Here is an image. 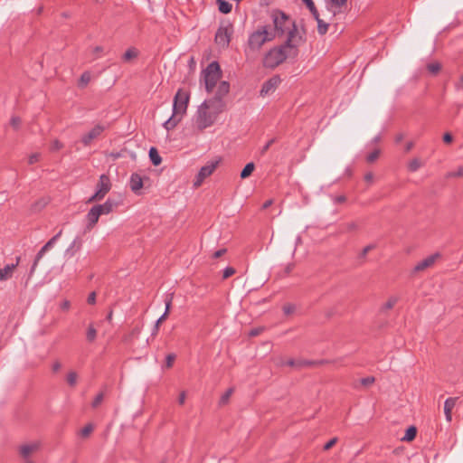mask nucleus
Here are the masks:
<instances>
[{
  "instance_id": "obj_30",
  "label": "nucleus",
  "mask_w": 463,
  "mask_h": 463,
  "mask_svg": "<svg viewBox=\"0 0 463 463\" xmlns=\"http://www.w3.org/2000/svg\"><path fill=\"white\" fill-rule=\"evenodd\" d=\"M254 169H255L254 163L250 162V163L246 164V165L241 172V175H240L241 178L245 179V178L249 177L251 175V173L254 171Z\"/></svg>"
},
{
  "instance_id": "obj_24",
  "label": "nucleus",
  "mask_w": 463,
  "mask_h": 463,
  "mask_svg": "<svg viewBox=\"0 0 463 463\" xmlns=\"http://www.w3.org/2000/svg\"><path fill=\"white\" fill-rule=\"evenodd\" d=\"M148 156H149L151 163L155 166H157L162 163V157L160 156V155L156 147H154V146L150 147Z\"/></svg>"
},
{
  "instance_id": "obj_46",
  "label": "nucleus",
  "mask_w": 463,
  "mask_h": 463,
  "mask_svg": "<svg viewBox=\"0 0 463 463\" xmlns=\"http://www.w3.org/2000/svg\"><path fill=\"white\" fill-rule=\"evenodd\" d=\"M374 248H375V244H369V245L365 246L362 250L361 253L359 254V259H364L366 257L367 253L370 250H373Z\"/></svg>"
},
{
  "instance_id": "obj_4",
  "label": "nucleus",
  "mask_w": 463,
  "mask_h": 463,
  "mask_svg": "<svg viewBox=\"0 0 463 463\" xmlns=\"http://www.w3.org/2000/svg\"><path fill=\"white\" fill-rule=\"evenodd\" d=\"M221 77L222 70L220 64L218 61H213L202 71L200 82H203L206 91L211 93Z\"/></svg>"
},
{
  "instance_id": "obj_23",
  "label": "nucleus",
  "mask_w": 463,
  "mask_h": 463,
  "mask_svg": "<svg viewBox=\"0 0 463 463\" xmlns=\"http://www.w3.org/2000/svg\"><path fill=\"white\" fill-rule=\"evenodd\" d=\"M457 398H448L444 402V413L448 421L451 420V411L456 404Z\"/></svg>"
},
{
  "instance_id": "obj_60",
  "label": "nucleus",
  "mask_w": 463,
  "mask_h": 463,
  "mask_svg": "<svg viewBox=\"0 0 463 463\" xmlns=\"http://www.w3.org/2000/svg\"><path fill=\"white\" fill-rule=\"evenodd\" d=\"M302 1L305 3V5L308 8V10H312V9L315 10L316 5H315L313 0H302Z\"/></svg>"
},
{
  "instance_id": "obj_15",
  "label": "nucleus",
  "mask_w": 463,
  "mask_h": 463,
  "mask_svg": "<svg viewBox=\"0 0 463 463\" xmlns=\"http://www.w3.org/2000/svg\"><path fill=\"white\" fill-rule=\"evenodd\" d=\"M439 257V253H435V254H432V255L428 256L426 259H424V260H422L419 261V262L415 265V267H414L413 270H414L415 272H420V271H422V270H424V269H428V268L431 267V266L435 263L436 260H437Z\"/></svg>"
},
{
  "instance_id": "obj_27",
  "label": "nucleus",
  "mask_w": 463,
  "mask_h": 463,
  "mask_svg": "<svg viewBox=\"0 0 463 463\" xmlns=\"http://www.w3.org/2000/svg\"><path fill=\"white\" fill-rule=\"evenodd\" d=\"M140 333H141V328L139 326H137L133 327L132 330L130 331V333L124 336V342H126V343L132 342L134 339L138 338Z\"/></svg>"
},
{
  "instance_id": "obj_1",
  "label": "nucleus",
  "mask_w": 463,
  "mask_h": 463,
  "mask_svg": "<svg viewBox=\"0 0 463 463\" xmlns=\"http://www.w3.org/2000/svg\"><path fill=\"white\" fill-rule=\"evenodd\" d=\"M293 31L295 30L293 29ZM305 42V36L296 38L294 32H291L283 44L270 49L266 53L263 61L264 66L273 69L281 64L288 58H296L298 55V47Z\"/></svg>"
},
{
  "instance_id": "obj_21",
  "label": "nucleus",
  "mask_w": 463,
  "mask_h": 463,
  "mask_svg": "<svg viewBox=\"0 0 463 463\" xmlns=\"http://www.w3.org/2000/svg\"><path fill=\"white\" fill-rule=\"evenodd\" d=\"M229 91H230V83L226 80H222L219 83V85L217 87V90L213 97L223 99V98L229 93Z\"/></svg>"
},
{
  "instance_id": "obj_26",
  "label": "nucleus",
  "mask_w": 463,
  "mask_h": 463,
  "mask_svg": "<svg viewBox=\"0 0 463 463\" xmlns=\"http://www.w3.org/2000/svg\"><path fill=\"white\" fill-rule=\"evenodd\" d=\"M216 3L220 13L227 14L232 12V5L229 2L225 0H216Z\"/></svg>"
},
{
  "instance_id": "obj_59",
  "label": "nucleus",
  "mask_w": 463,
  "mask_h": 463,
  "mask_svg": "<svg viewBox=\"0 0 463 463\" xmlns=\"http://www.w3.org/2000/svg\"><path fill=\"white\" fill-rule=\"evenodd\" d=\"M452 140H453V137H452V135L450 133H445L443 135V141L445 143L449 144V143L452 142Z\"/></svg>"
},
{
  "instance_id": "obj_43",
  "label": "nucleus",
  "mask_w": 463,
  "mask_h": 463,
  "mask_svg": "<svg viewBox=\"0 0 463 463\" xmlns=\"http://www.w3.org/2000/svg\"><path fill=\"white\" fill-rule=\"evenodd\" d=\"M63 146H64V145L61 141H59L58 139H55L52 142L50 150L52 152H56V151L61 150V148H63Z\"/></svg>"
},
{
  "instance_id": "obj_47",
  "label": "nucleus",
  "mask_w": 463,
  "mask_h": 463,
  "mask_svg": "<svg viewBox=\"0 0 463 463\" xmlns=\"http://www.w3.org/2000/svg\"><path fill=\"white\" fill-rule=\"evenodd\" d=\"M92 430L93 426L91 424H87L83 429H81L80 436L86 438L91 433Z\"/></svg>"
},
{
  "instance_id": "obj_57",
  "label": "nucleus",
  "mask_w": 463,
  "mask_h": 463,
  "mask_svg": "<svg viewBox=\"0 0 463 463\" xmlns=\"http://www.w3.org/2000/svg\"><path fill=\"white\" fill-rule=\"evenodd\" d=\"M226 249H220L218 250H216L213 254V259H217V258H220L222 257L225 252H226Z\"/></svg>"
},
{
  "instance_id": "obj_49",
  "label": "nucleus",
  "mask_w": 463,
  "mask_h": 463,
  "mask_svg": "<svg viewBox=\"0 0 463 463\" xmlns=\"http://www.w3.org/2000/svg\"><path fill=\"white\" fill-rule=\"evenodd\" d=\"M103 398H104V394L103 392H99L96 395V397L94 398L91 405L93 408H96L98 407L103 401Z\"/></svg>"
},
{
  "instance_id": "obj_56",
  "label": "nucleus",
  "mask_w": 463,
  "mask_h": 463,
  "mask_svg": "<svg viewBox=\"0 0 463 463\" xmlns=\"http://www.w3.org/2000/svg\"><path fill=\"white\" fill-rule=\"evenodd\" d=\"M87 302L90 305H93L96 303V293L95 292H91L88 298H87Z\"/></svg>"
},
{
  "instance_id": "obj_40",
  "label": "nucleus",
  "mask_w": 463,
  "mask_h": 463,
  "mask_svg": "<svg viewBox=\"0 0 463 463\" xmlns=\"http://www.w3.org/2000/svg\"><path fill=\"white\" fill-rule=\"evenodd\" d=\"M176 358V355L175 354H168L166 356H165V365L163 366V368H171L174 364V362Z\"/></svg>"
},
{
  "instance_id": "obj_52",
  "label": "nucleus",
  "mask_w": 463,
  "mask_h": 463,
  "mask_svg": "<svg viewBox=\"0 0 463 463\" xmlns=\"http://www.w3.org/2000/svg\"><path fill=\"white\" fill-rule=\"evenodd\" d=\"M10 124L11 126L14 128V129H17L19 127H20V124H21V119L19 117H12L11 118V120H10Z\"/></svg>"
},
{
  "instance_id": "obj_50",
  "label": "nucleus",
  "mask_w": 463,
  "mask_h": 463,
  "mask_svg": "<svg viewBox=\"0 0 463 463\" xmlns=\"http://www.w3.org/2000/svg\"><path fill=\"white\" fill-rule=\"evenodd\" d=\"M40 158H41L40 153H33V154L30 155L29 158H28V164L33 165L36 162H38L40 160Z\"/></svg>"
},
{
  "instance_id": "obj_64",
  "label": "nucleus",
  "mask_w": 463,
  "mask_h": 463,
  "mask_svg": "<svg viewBox=\"0 0 463 463\" xmlns=\"http://www.w3.org/2000/svg\"><path fill=\"white\" fill-rule=\"evenodd\" d=\"M364 180H365L366 182H369V183L373 182V173L369 172V173L365 174V175H364Z\"/></svg>"
},
{
  "instance_id": "obj_34",
  "label": "nucleus",
  "mask_w": 463,
  "mask_h": 463,
  "mask_svg": "<svg viewBox=\"0 0 463 463\" xmlns=\"http://www.w3.org/2000/svg\"><path fill=\"white\" fill-rule=\"evenodd\" d=\"M86 337L89 342H93L97 337V330L93 325H90L87 329Z\"/></svg>"
},
{
  "instance_id": "obj_29",
  "label": "nucleus",
  "mask_w": 463,
  "mask_h": 463,
  "mask_svg": "<svg viewBox=\"0 0 463 463\" xmlns=\"http://www.w3.org/2000/svg\"><path fill=\"white\" fill-rule=\"evenodd\" d=\"M346 2H347V0H329L326 3L327 10L332 13L333 16H335V11H332L331 7H333V6L342 7L343 5H345L346 4Z\"/></svg>"
},
{
  "instance_id": "obj_38",
  "label": "nucleus",
  "mask_w": 463,
  "mask_h": 463,
  "mask_svg": "<svg viewBox=\"0 0 463 463\" xmlns=\"http://www.w3.org/2000/svg\"><path fill=\"white\" fill-rule=\"evenodd\" d=\"M427 69L431 74L435 75L440 71L441 65L439 62H431L427 65Z\"/></svg>"
},
{
  "instance_id": "obj_31",
  "label": "nucleus",
  "mask_w": 463,
  "mask_h": 463,
  "mask_svg": "<svg viewBox=\"0 0 463 463\" xmlns=\"http://www.w3.org/2000/svg\"><path fill=\"white\" fill-rule=\"evenodd\" d=\"M137 55H138L137 50L134 47H130L125 52V53L122 56V59L124 61H128L131 59L137 57Z\"/></svg>"
},
{
  "instance_id": "obj_35",
  "label": "nucleus",
  "mask_w": 463,
  "mask_h": 463,
  "mask_svg": "<svg viewBox=\"0 0 463 463\" xmlns=\"http://www.w3.org/2000/svg\"><path fill=\"white\" fill-rule=\"evenodd\" d=\"M90 81V74L89 71H85L81 74L80 80H79V86L83 88L88 85V83Z\"/></svg>"
},
{
  "instance_id": "obj_13",
  "label": "nucleus",
  "mask_w": 463,
  "mask_h": 463,
  "mask_svg": "<svg viewBox=\"0 0 463 463\" xmlns=\"http://www.w3.org/2000/svg\"><path fill=\"white\" fill-rule=\"evenodd\" d=\"M172 299H173V298L171 295L166 296V298L165 299V310L164 314L156 320V322L154 326V328L152 330V333H151L152 336H155L158 334L159 325H161V323L167 317L170 307H171Z\"/></svg>"
},
{
  "instance_id": "obj_63",
  "label": "nucleus",
  "mask_w": 463,
  "mask_h": 463,
  "mask_svg": "<svg viewBox=\"0 0 463 463\" xmlns=\"http://www.w3.org/2000/svg\"><path fill=\"white\" fill-rule=\"evenodd\" d=\"M61 368V364L60 362L56 361L53 363L52 364V371L53 372H58L60 369Z\"/></svg>"
},
{
  "instance_id": "obj_14",
  "label": "nucleus",
  "mask_w": 463,
  "mask_h": 463,
  "mask_svg": "<svg viewBox=\"0 0 463 463\" xmlns=\"http://www.w3.org/2000/svg\"><path fill=\"white\" fill-rule=\"evenodd\" d=\"M280 82V79L279 76H273L272 78L266 80L260 90V95L266 96L269 94L270 92L274 91Z\"/></svg>"
},
{
  "instance_id": "obj_39",
  "label": "nucleus",
  "mask_w": 463,
  "mask_h": 463,
  "mask_svg": "<svg viewBox=\"0 0 463 463\" xmlns=\"http://www.w3.org/2000/svg\"><path fill=\"white\" fill-rule=\"evenodd\" d=\"M78 375L76 372L71 371L67 374V383L70 386H74L77 383Z\"/></svg>"
},
{
  "instance_id": "obj_33",
  "label": "nucleus",
  "mask_w": 463,
  "mask_h": 463,
  "mask_svg": "<svg viewBox=\"0 0 463 463\" xmlns=\"http://www.w3.org/2000/svg\"><path fill=\"white\" fill-rule=\"evenodd\" d=\"M397 302H398L397 297H394V296L390 297L389 299L386 301V303L382 307V310L386 311V310L392 309Z\"/></svg>"
},
{
  "instance_id": "obj_51",
  "label": "nucleus",
  "mask_w": 463,
  "mask_h": 463,
  "mask_svg": "<svg viewBox=\"0 0 463 463\" xmlns=\"http://www.w3.org/2000/svg\"><path fill=\"white\" fill-rule=\"evenodd\" d=\"M296 307L292 304H287L283 307V312L285 315H290L295 311Z\"/></svg>"
},
{
  "instance_id": "obj_5",
  "label": "nucleus",
  "mask_w": 463,
  "mask_h": 463,
  "mask_svg": "<svg viewBox=\"0 0 463 463\" xmlns=\"http://www.w3.org/2000/svg\"><path fill=\"white\" fill-rule=\"evenodd\" d=\"M274 32L269 31L267 25L259 27L255 32L250 34L248 39L249 47L253 51L260 49L265 43L274 39Z\"/></svg>"
},
{
  "instance_id": "obj_22",
  "label": "nucleus",
  "mask_w": 463,
  "mask_h": 463,
  "mask_svg": "<svg viewBox=\"0 0 463 463\" xmlns=\"http://www.w3.org/2000/svg\"><path fill=\"white\" fill-rule=\"evenodd\" d=\"M81 246L82 241L79 237L75 238L66 250V255H69L71 257L74 256V254L81 249Z\"/></svg>"
},
{
  "instance_id": "obj_16",
  "label": "nucleus",
  "mask_w": 463,
  "mask_h": 463,
  "mask_svg": "<svg viewBox=\"0 0 463 463\" xmlns=\"http://www.w3.org/2000/svg\"><path fill=\"white\" fill-rule=\"evenodd\" d=\"M117 203L111 199H108L102 204L94 205L95 209L99 213V216L107 215L113 212V210L117 207Z\"/></svg>"
},
{
  "instance_id": "obj_55",
  "label": "nucleus",
  "mask_w": 463,
  "mask_h": 463,
  "mask_svg": "<svg viewBox=\"0 0 463 463\" xmlns=\"http://www.w3.org/2000/svg\"><path fill=\"white\" fill-rule=\"evenodd\" d=\"M102 199L103 198L99 194H97L95 192V194L88 199L87 203L98 202V201H101Z\"/></svg>"
},
{
  "instance_id": "obj_8",
  "label": "nucleus",
  "mask_w": 463,
  "mask_h": 463,
  "mask_svg": "<svg viewBox=\"0 0 463 463\" xmlns=\"http://www.w3.org/2000/svg\"><path fill=\"white\" fill-rule=\"evenodd\" d=\"M219 162V160L211 161L208 162L205 165L202 166L195 177L194 186L199 187L203 184V180L213 173V171L218 166Z\"/></svg>"
},
{
  "instance_id": "obj_54",
  "label": "nucleus",
  "mask_w": 463,
  "mask_h": 463,
  "mask_svg": "<svg viewBox=\"0 0 463 463\" xmlns=\"http://www.w3.org/2000/svg\"><path fill=\"white\" fill-rule=\"evenodd\" d=\"M337 442V438H333L324 445V450L330 449Z\"/></svg>"
},
{
  "instance_id": "obj_11",
  "label": "nucleus",
  "mask_w": 463,
  "mask_h": 463,
  "mask_svg": "<svg viewBox=\"0 0 463 463\" xmlns=\"http://www.w3.org/2000/svg\"><path fill=\"white\" fill-rule=\"evenodd\" d=\"M104 130H105L104 126L96 125L87 134H85L81 137V143L84 145V146H90V143L92 142V140L99 137Z\"/></svg>"
},
{
  "instance_id": "obj_28",
  "label": "nucleus",
  "mask_w": 463,
  "mask_h": 463,
  "mask_svg": "<svg viewBox=\"0 0 463 463\" xmlns=\"http://www.w3.org/2000/svg\"><path fill=\"white\" fill-rule=\"evenodd\" d=\"M417 434V428L415 426H410L406 431L405 435L402 438L403 441H411L415 439Z\"/></svg>"
},
{
  "instance_id": "obj_25",
  "label": "nucleus",
  "mask_w": 463,
  "mask_h": 463,
  "mask_svg": "<svg viewBox=\"0 0 463 463\" xmlns=\"http://www.w3.org/2000/svg\"><path fill=\"white\" fill-rule=\"evenodd\" d=\"M317 364V362H313V361H307V360L296 361L294 359H288L283 364L288 365V366H291V367H293V366L301 367V366H310V365H313V364Z\"/></svg>"
},
{
  "instance_id": "obj_3",
  "label": "nucleus",
  "mask_w": 463,
  "mask_h": 463,
  "mask_svg": "<svg viewBox=\"0 0 463 463\" xmlns=\"http://www.w3.org/2000/svg\"><path fill=\"white\" fill-rule=\"evenodd\" d=\"M188 101V94L178 90L174 98L172 116L163 124L167 131L175 128L181 121L182 116L186 112Z\"/></svg>"
},
{
  "instance_id": "obj_19",
  "label": "nucleus",
  "mask_w": 463,
  "mask_h": 463,
  "mask_svg": "<svg viewBox=\"0 0 463 463\" xmlns=\"http://www.w3.org/2000/svg\"><path fill=\"white\" fill-rule=\"evenodd\" d=\"M99 217L100 216L95 209V207H91L86 215V219L88 222L87 229L91 230L97 224Z\"/></svg>"
},
{
  "instance_id": "obj_2",
  "label": "nucleus",
  "mask_w": 463,
  "mask_h": 463,
  "mask_svg": "<svg viewBox=\"0 0 463 463\" xmlns=\"http://www.w3.org/2000/svg\"><path fill=\"white\" fill-rule=\"evenodd\" d=\"M269 16L273 23V29H269V32H274V39L276 37H281L285 33L289 36L290 33L294 31V36L296 38L299 36L305 35V31L303 33H299L297 27V24L294 20H292L285 12L279 9H272L270 11Z\"/></svg>"
},
{
  "instance_id": "obj_62",
  "label": "nucleus",
  "mask_w": 463,
  "mask_h": 463,
  "mask_svg": "<svg viewBox=\"0 0 463 463\" xmlns=\"http://www.w3.org/2000/svg\"><path fill=\"white\" fill-rule=\"evenodd\" d=\"M185 397H186V394H185V392H182L178 397V402L179 404L183 405L185 402Z\"/></svg>"
},
{
  "instance_id": "obj_32",
  "label": "nucleus",
  "mask_w": 463,
  "mask_h": 463,
  "mask_svg": "<svg viewBox=\"0 0 463 463\" xmlns=\"http://www.w3.org/2000/svg\"><path fill=\"white\" fill-rule=\"evenodd\" d=\"M317 23L318 33L320 35H325L328 31L329 24L326 23L323 19L318 20V22H317Z\"/></svg>"
},
{
  "instance_id": "obj_6",
  "label": "nucleus",
  "mask_w": 463,
  "mask_h": 463,
  "mask_svg": "<svg viewBox=\"0 0 463 463\" xmlns=\"http://www.w3.org/2000/svg\"><path fill=\"white\" fill-rule=\"evenodd\" d=\"M216 118L217 117L214 116V113L202 103L197 109L194 121L197 128L203 130L213 125Z\"/></svg>"
},
{
  "instance_id": "obj_20",
  "label": "nucleus",
  "mask_w": 463,
  "mask_h": 463,
  "mask_svg": "<svg viewBox=\"0 0 463 463\" xmlns=\"http://www.w3.org/2000/svg\"><path fill=\"white\" fill-rule=\"evenodd\" d=\"M20 258H16V262L13 264H7L4 269H0V280H6L9 279L14 269L17 267L19 263Z\"/></svg>"
},
{
  "instance_id": "obj_44",
  "label": "nucleus",
  "mask_w": 463,
  "mask_h": 463,
  "mask_svg": "<svg viewBox=\"0 0 463 463\" xmlns=\"http://www.w3.org/2000/svg\"><path fill=\"white\" fill-rule=\"evenodd\" d=\"M276 142V138L269 139L260 150L261 156H264L269 147Z\"/></svg>"
},
{
  "instance_id": "obj_7",
  "label": "nucleus",
  "mask_w": 463,
  "mask_h": 463,
  "mask_svg": "<svg viewBox=\"0 0 463 463\" xmlns=\"http://www.w3.org/2000/svg\"><path fill=\"white\" fill-rule=\"evenodd\" d=\"M233 33L232 25L220 26L215 33V43L222 48L228 47Z\"/></svg>"
},
{
  "instance_id": "obj_12",
  "label": "nucleus",
  "mask_w": 463,
  "mask_h": 463,
  "mask_svg": "<svg viewBox=\"0 0 463 463\" xmlns=\"http://www.w3.org/2000/svg\"><path fill=\"white\" fill-rule=\"evenodd\" d=\"M111 189V182L109 175L102 174L99 176V182L97 184L96 193L99 194L102 198L106 196V194Z\"/></svg>"
},
{
  "instance_id": "obj_37",
  "label": "nucleus",
  "mask_w": 463,
  "mask_h": 463,
  "mask_svg": "<svg viewBox=\"0 0 463 463\" xmlns=\"http://www.w3.org/2000/svg\"><path fill=\"white\" fill-rule=\"evenodd\" d=\"M421 166V163L420 161L418 159V158H414L412 159L409 165H408V169L411 171V172H416L420 167Z\"/></svg>"
},
{
  "instance_id": "obj_41",
  "label": "nucleus",
  "mask_w": 463,
  "mask_h": 463,
  "mask_svg": "<svg viewBox=\"0 0 463 463\" xmlns=\"http://www.w3.org/2000/svg\"><path fill=\"white\" fill-rule=\"evenodd\" d=\"M446 176L448 178L463 177V165H459L456 171L449 172Z\"/></svg>"
},
{
  "instance_id": "obj_61",
  "label": "nucleus",
  "mask_w": 463,
  "mask_h": 463,
  "mask_svg": "<svg viewBox=\"0 0 463 463\" xmlns=\"http://www.w3.org/2000/svg\"><path fill=\"white\" fill-rule=\"evenodd\" d=\"M309 11H310V13L312 14V15H313L314 19H315L317 22H318V20H321V18H320V16H319V13H318V11H317V7H315V10H314V9H312V10H309Z\"/></svg>"
},
{
  "instance_id": "obj_17",
  "label": "nucleus",
  "mask_w": 463,
  "mask_h": 463,
  "mask_svg": "<svg viewBox=\"0 0 463 463\" xmlns=\"http://www.w3.org/2000/svg\"><path fill=\"white\" fill-rule=\"evenodd\" d=\"M129 186L131 191L136 194H140V190L143 187V179L137 173H133L130 176Z\"/></svg>"
},
{
  "instance_id": "obj_48",
  "label": "nucleus",
  "mask_w": 463,
  "mask_h": 463,
  "mask_svg": "<svg viewBox=\"0 0 463 463\" xmlns=\"http://www.w3.org/2000/svg\"><path fill=\"white\" fill-rule=\"evenodd\" d=\"M235 273V269L232 267H226L222 271V279H226Z\"/></svg>"
},
{
  "instance_id": "obj_18",
  "label": "nucleus",
  "mask_w": 463,
  "mask_h": 463,
  "mask_svg": "<svg viewBox=\"0 0 463 463\" xmlns=\"http://www.w3.org/2000/svg\"><path fill=\"white\" fill-rule=\"evenodd\" d=\"M40 448V443L35 441L29 444H24L20 447V454L23 458H27L32 453Z\"/></svg>"
},
{
  "instance_id": "obj_45",
  "label": "nucleus",
  "mask_w": 463,
  "mask_h": 463,
  "mask_svg": "<svg viewBox=\"0 0 463 463\" xmlns=\"http://www.w3.org/2000/svg\"><path fill=\"white\" fill-rule=\"evenodd\" d=\"M374 382L375 378L373 376L364 377L360 380V383L364 387L372 385Z\"/></svg>"
},
{
  "instance_id": "obj_36",
  "label": "nucleus",
  "mask_w": 463,
  "mask_h": 463,
  "mask_svg": "<svg viewBox=\"0 0 463 463\" xmlns=\"http://www.w3.org/2000/svg\"><path fill=\"white\" fill-rule=\"evenodd\" d=\"M233 392V389L232 388H229L220 398V401H219V404L220 405H225L229 400H230V397L231 395L232 394Z\"/></svg>"
},
{
  "instance_id": "obj_9",
  "label": "nucleus",
  "mask_w": 463,
  "mask_h": 463,
  "mask_svg": "<svg viewBox=\"0 0 463 463\" xmlns=\"http://www.w3.org/2000/svg\"><path fill=\"white\" fill-rule=\"evenodd\" d=\"M61 233H62V231L61 230L57 234H55L52 239H50L41 248V250L37 252V254L35 256V259H34V261H33V263L32 265V268H31V272L34 271V269L37 267L38 262L40 261V260L43 257L45 252L54 245V243L57 241V240L61 237Z\"/></svg>"
},
{
  "instance_id": "obj_58",
  "label": "nucleus",
  "mask_w": 463,
  "mask_h": 463,
  "mask_svg": "<svg viewBox=\"0 0 463 463\" xmlns=\"http://www.w3.org/2000/svg\"><path fill=\"white\" fill-rule=\"evenodd\" d=\"M358 229V225L356 222H349L346 224V231L351 232Z\"/></svg>"
},
{
  "instance_id": "obj_42",
  "label": "nucleus",
  "mask_w": 463,
  "mask_h": 463,
  "mask_svg": "<svg viewBox=\"0 0 463 463\" xmlns=\"http://www.w3.org/2000/svg\"><path fill=\"white\" fill-rule=\"evenodd\" d=\"M380 155V149H374L373 152L367 155L366 161L369 164L373 163Z\"/></svg>"
},
{
  "instance_id": "obj_10",
  "label": "nucleus",
  "mask_w": 463,
  "mask_h": 463,
  "mask_svg": "<svg viewBox=\"0 0 463 463\" xmlns=\"http://www.w3.org/2000/svg\"><path fill=\"white\" fill-rule=\"evenodd\" d=\"M203 105L207 107L214 116L217 117L220 113H222L226 107V103L223 99L213 97L212 99H206L203 102Z\"/></svg>"
},
{
  "instance_id": "obj_53",
  "label": "nucleus",
  "mask_w": 463,
  "mask_h": 463,
  "mask_svg": "<svg viewBox=\"0 0 463 463\" xmlns=\"http://www.w3.org/2000/svg\"><path fill=\"white\" fill-rule=\"evenodd\" d=\"M264 331V327H256V328H252L250 332H249V335L250 336H257L259 335H260L262 332Z\"/></svg>"
}]
</instances>
